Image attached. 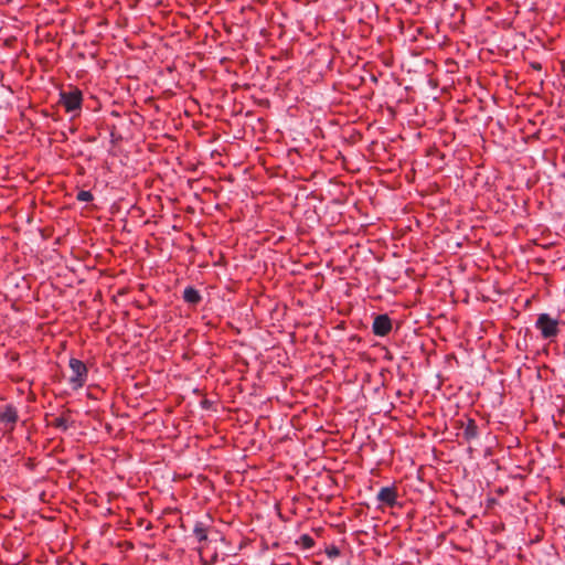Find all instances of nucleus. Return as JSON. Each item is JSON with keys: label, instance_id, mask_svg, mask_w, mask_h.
Segmentation results:
<instances>
[{"label": "nucleus", "instance_id": "nucleus-13", "mask_svg": "<svg viewBox=\"0 0 565 565\" xmlns=\"http://www.w3.org/2000/svg\"><path fill=\"white\" fill-rule=\"evenodd\" d=\"M76 199L79 201V202H90L93 201L94 196L92 194L90 191L88 190H81L78 191L77 195H76Z\"/></svg>", "mask_w": 565, "mask_h": 565}, {"label": "nucleus", "instance_id": "nucleus-1", "mask_svg": "<svg viewBox=\"0 0 565 565\" xmlns=\"http://www.w3.org/2000/svg\"><path fill=\"white\" fill-rule=\"evenodd\" d=\"M96 376L97 367L94 361H83L73 358V392H76V394L81 395L79 390L84 386H87L86 395L93 398H97V396L92 392V390L99 392V390L94 386Z\"/></svg>", "mask_w": 565, "mask_h": 565}, {"label": "nucleus", "instance_id": "nucleus-19", "mask_svg": "<svg viewBox=\"0 0 565 565\" xmlns=\"http://www.w3.org/2000/svg\"><path fill=\"white\" fill-rule=\"evenodd\" d=\"M72 32L76 33V28L75 26H73Z\"/></svg>", "mask_w": 565, "mask_h": 565}, {"label": "nucleus", "instance_id": "nucleus-9", "mask_svg": "<svg viewBox=\"0 0 565 565\" xmlns=\"http://www.w3.org/2000/svg\"><path fill=\"white\" fill-rule=\"evenodd\" d=\"M49 425L52 426V427H55V428H60V429H62L64 431L67 430V428H68L67 418L65 417L64 414H62L60 416L53 417L49 422Z\"/></svg>", "mask_w": 565, "mask_h": 565}, {"label": "nucleus", "instance_id": "nucleus-10", "mask_svg": "<svg viewBox=\"0 0 565 565\" xmlns=\"http://www.w3.org/2000/svg\"><path fill=\"white\" fill-rule=\"evenodd\" d=\"M207 527L202 522H196L193 529V533L196 536L199 542H203L207 540L206 535Z\"/></svg>", "mask_w": 565, "mask_h": 565}, {"label": "nucleus", "instance_id": "nucleus-8", "mask_svg": "<svg viewBox=\"0 0 565 565\" xmlns=\"http://www.w3.org/2000/svg\"><path fill=\"white\" fill-rule=\"evenodd\" d=\"M82 104H83L82 92L78 90L77 88L73 87V120L78 115V111L82 108Z\"/></svg>", "mask_w": 565, "mask_h": 565}, {"label": "nucleus", "instance_id": "nucleus-2", "mask_svg": "<svg viewBox=\"0 0 565 565\" xmlns=\"http://www.w3.org/2000/svg\"><path fill=\"white\" fill-rule=\"evenodd\" d=\"M19 411L13 404L0 406V429L3 434H11L19 422Z\"/></svg>", "mask_w": 565, "mask_h": 565}, {"label": "nucleus", "instance_id": "nucleus-17", "mask_svg": "<svg viewBox=\"0 0 565 565\" xmlns=\"http://www.w3.org/2000/svg\"><path fill=\"white\" fill-rule=\"evenodd\" d=\"M75 2H81L82 6H86L89 2V0H73V4Z\"/></svg>", "mask_w": 565, "mask_h": 565}, {"label": "nucleus", "instance_id": "nucleus-14", "mask_svg": "<svg viewBox=\"0 0 565 565\" xmlns=\"http://www.w3.org/2000/svg\"><path fill=\"white\" fill-rule=\"evenodd\" d=\"M326 554L330 559L337 558L340 556V548L335 545H330L326 548Z\"/></svg>", "mask_w": 565, "mask_h": 565}, {"label": "nucleus", "instance_id": "nucleus-5", "mask_svg": "<svg viewBox=\"0 0 565 565\" xmlns=\"http://www.w3.org/2000/svg\"><path fill=\"white\" fill-rule=\"evenodd\" d=\"M377 501L388 507L397 504V492L394 487H383L376 494Z\"/></svg>", "mask_w": 565, "mask_h": 565}, {"label": "nucleus", "instance_id": "nucleus-3", "mask_svg": "<svg viewBox=\"0 0 565 565\" xmlns=\"http://www.w3.org/2000/svg\"><path fill=\"white\" fill-rule=\"evenodd\" d=\"M558 323V319L552 318L548 313H541L536 319L535 328L544 339L552 340L559 333Z\"/></svg>", "mask_w": 565, "mask_h": 565}, {"label": "nucleus", "instance_id": "nucleus-11", "mask_svg": "<svg viewBox=\"0 0 565 565\" xmlns=\"http://www.w3.org/2000/svg\"><path fill=\"white\" fill-rule=\"evenodd\" d=\"M296 543L300 544L303 550H310L315 545V540L308 534H302Z\"/></svg>", "mask_w": 565, "mask_h": 565}, {"label": "nucleus", "instance_id": "nucleus-6", "mask_svg": "<svg viewBox=\"0 0 565 565\" xmlns=\"http://www.w3.org/2000/svg\"><path fill=\"white\" fill-rule=\"evenodd\" d=\"M183 300L191 306H196L201 302L202 296L194 287L188 286L183 291Z\"/></svg>", "mask_w": 565, "mask_h": 565}, {"label": "nucleus", "instance_id": "nucleus-4", "mask_svg": "<svg viewBox=\"0 0 565 565\" xmlns=\"http://www.w3.org/2000/svg\"><path fill=\"white\" fill-rule=\"evenodd\" d=\"M372 331L377 337H385L392 331V319L388 315H377L372 324Z\"/></svg>", "mask_w": 565, "mask_h": 565}, {"label": "nucleus", "instance_id": "nucleus-15", "mask_svg": "<svg viewBox=\"0 0 565 565\" xmlns=\"http://www.w3.org/2000/svg\"><path fill=\"white\" fill-rule=\"evenodd\" d=\"M8 356H9V359H10V361H11V362H18V361H19V359H20V355H19V353H18V352H10V353L8 354Z\"/></svg>", "mask_w": 565, "mask_h": 565}, {"label": "nucleus", "instance_id": "nucleus-7", "mask_svg": "<svg viewBox=\"0 0 565 565\" xmlns=\"http://www.w3.org/2000/svg\"><path fill=\"white\" fill-rule=\"evenodd\" d=\"M462 435L467 441L476 439L479 436V428L475 419H468L467 425L463 428Z\"/></svg>", "mask_w": 565, "mask_h": 565}, {"label": "nucleus", "instance_id": "nucleus-18", "mask_svg": "<svg viewBox=\"0 0 565 565\" xmlns=\"http://www.w3.org/2000/svg\"><path fill=\"white\" fill-rule=\"evenodd\" d=\"M29 467H32L33 466V462H32V459H29V463H28Z\"/></svg>", "mask_w": 565, "mask_h": 565}, {"label": "nucleus", "instance_id": "nucleus-20", "mask_svg": "<svg viewBox=\"0 0 565 565\" xmlns=\"http://www.w3.org/2000/svg\"><path fill=\"white\" fill-rule=\"evenodd\" d=\"M72 483H73V487H74L75 486V480L74 479L72 480Z\"/></svg>", "mask_w": 565, "mask_h": 565}, {"label": "nucleus", "instance_id": "nucleus-16", "mask_svg": "<svg viewBox=\"0 0 565 565\" xmlns=\"http://www.w3.org/2000/svg\"><path fill=\"white\" fill-rule=\"evenodd\" d=\"M75 49V43H73V50ZM75 57H78V58H84V53L83 52H74L73 51V60Z\"/></svg>", "mask_w": 565, "mask_h": 565}, {"label": "nucleus", "instance_id": "nucleus-12", "mask_svg": "<svg viewBox=\"0 0 565 565\" xmlns=\"http://www.w3.org/2000/svg\"><path fill=\"white\" fill-rule=\"evenodd\" d=\"M60 104L65 108L66 113H71V92H62Z\"/></svg>", "mask_w": 565, "mask_h": 565}]
</instances>
